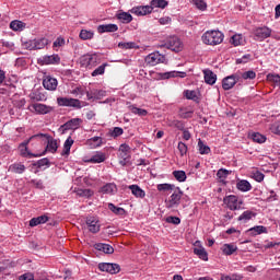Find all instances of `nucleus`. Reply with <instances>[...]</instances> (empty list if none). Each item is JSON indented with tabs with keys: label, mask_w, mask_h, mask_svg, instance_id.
Returning <instances> with one entry per match:
<instances>
[{
	"label": "nucleus",
	"mask_w": 280,
	"mask_h": 280,
	"mask_svg": "<svg viewBox=\"0 0 280 280\" xmlns=\"http://www.w3.org/2000/svg\"><path fill=\"white\" fill-rule=\"evenodd\" d=\"M129 189L136 198H145V190L141 189L139 185H130Z\"/></svg>",
	"instance_id": "a878e982"
},
{
	"label": "nucleus",
	"mask_w": 280,
	"mask_h": 280,
	"mask_svg": "<svg viewBox=\"0 0 280 280\" xmlns=\"http://www.w3.org/2000/svg\"><path fill=\"white\" fill-rule=\"evenodd\" d=\"M74 141L71 136L63 143V150L61 152V156H69L71 154V147L73 145Z\"/></svg>",
	"instance_id": "b1692460"
},
{
	"label": "nucleus",
	"mask_w": 280,
	"mask_h": 280,
	"mask_svg": "<svg viewBox=\"0 0 280 280\" xmlns=\"http://www.w3.org/2000/svg\"><path fill=\"white\" fill-rule=\"evenodd\" d=\"M236 188L238 191H250L253 189V186L249 184L246 179H241L236 183Z\"/></svg>",
	"instance_id": "c85d7f7f"
},
{
	"label": "nucleus",
	"mask_w": 280,
	"mask_h": 280,
	"mask_svg": "<svg viewBox=\"0 0 280 280\" xmlns=\"http://www.w3.org/2000/svg\"><path fill=\"white\" fill-rule=\"evenodd\" d=\"M230 43H232L234 47H240V45H244V43H246V39H244L242 34H235L231 37Z\"/></svg>",
	"instance_id": "c9c22d12"
},
{
	"label": "nucleus",
	"mask_w": 280,
	"mask_h": 280,
	"mask_svg": "<svg viewBox=\"0 0 280 280\" xmlns=\"http://www.w3.org/2000/svg\"><path fill=\"white\" fill-rule=\"evenodd\" d=\"M230 172L226 168H221L217 172L218 178H226L229 176Z\"/></svg>",
	"instance_id": "0e129e2a"
},
{
	"label": "nucleus",
	"mask_w": 280,
	"mask_h": 280,
	"mask_svg": "<svg viewBox=\"0 0 280 280\" xmlns=\"http://www.w3.org/2000/svg\"><path fill=\"white\" fill-rule=\"evenodd\" d=\"M166 222H168V224H179L180 223V218H178V217H168L166 219Z\"/></svg>",
	"instance_id": "774afa93"
},
{
	"label": "nucleus",
	"mask_w": 280,
	"mask_h": 280,
	"mask_svg": "<svg viewBox=\"0 0 280 280\" xmlns=\"http://www.w3.org/2000/svg\"><path fill=\"white\" fill-rule=\"evenodd\" d=\"M253 218H255V212L246 210L238 217V222H248V220H253Z\"/></svg>",
	"instance_id": "58836bf2"
},
{
	"label": "nucleus",
	"mask_w": 280,
	"mask_h": 280,
	"mask_svg": "<svg viewBox=\"0 0 280 280\" xmlns=\"http://www.w3.org/2000/svg\"><path fill=\"white\" fill-rule=\"evenodd\" d=\"M24 47H25L26 49H28L30 51L36 50L34 39H31V40L24 43Z\"/></svg>",
	"instance_id": "338daca9"
},
{
	"label": "nucleus",
	"mask_w": 280,
	"mask_h": 280,
	"mask_svg": "<svg viewBox=\"0 0 280 280\" xmlns=\"http://www.w3.org/2000/svg\"><path fill=\"white\" fill-rule=\"evenodd\" d=\"M131 14H136V16H145L148 14H152V7L150 5L133 7L131 9Z\"/></svg>",
	"instance_id": "dca6fc26"
},
{
	"label": "nucleus",
	"mask_w": 280,
	"mask_h": 280,
	"mask_svg": "<svg viewBox=\"0 0 280 280\" xmlns=\"http://www.w3.org/2000/svg\"><path fill=\"white\" fill-rule=\"evenodd\" d=\"M47 222H49V217L40 215V217L31 219L30 226H38V224H45Z\"/></svg>",
	"instance_id": "c756f323"
},
{
	"label": "nucleus",
	"mask_w": 280,
	"mask_h": 280,
	"mask_svg": "<svg viewBox=\"0 0 280 280\" xmlns=\"http://www.w3.org/2000/svg\"><path fill=\"white\" fill-rule=\"evenodd\" d=\"M118 47H120V49H139V46H137L135 42H120Z\"/></svg>",
	"instance_id": "8fccbe9b"
},
{
	"label": "nucleus",
	"mask_w": 280,
	"mask_h": 280,
	"mask_svg": "<svg viewBox=\"0 0 280 280\" xmlns=\"http://www.w3.org/2000/svg\"><path fill=\"white\" fill-rule=\"evenodd\" d=\"M221 250L223 255L230 256V255H233V253H236L237 246L235 244H224L221 247Z\"/></svg>",
	"instance_id": "7c9ffc66"
},
{
	"label": "nucleus",
	"mask_w": 280,
	"mask_h": 280,
	"mask_svg": "<svg viewBox=\"0 0 280 280\" xmlns=\"http://www.w3.org/2000/svg\"><path fill=\"white\" fill-rule=\"evenodd\" d=\"M124 135V129L121 127H114L109 130V137H113V139H117V137H121Z\"/></svg>",
	"instance_id": "5fc2aeb1"
},
{
	"label": "nucleus",
	"mask_w": 280,
	"mask_h": 280,
	"mask_svg": "<svg viewBox=\"0 0 280 280\" xmlns=\"http://www.w3.org/2000/svg\"><path fill=\"white\" fill-rule=\"evenodd\" d=\"M28 109L31 113H35V115H49V113L54 110V107L43 103H34L28 107Z\"/></svg>",
	"instance_id": "6e6552de"
},
{
	"label": "nucleus",
	"mask_w": 280,
	"mask_h": 280,
	"mask_svg": "<svg viewBox=\"0 0 280 280\" xmlns=\"http://www.w3.org/2000/svg\"><path fill=\"white\" fill-rule=\"evenodd\" d=\"M194 253L199 257V259H202V261H209V254H207V249L200 245V242L197 241L195 243Z\"/></svg>",
	"instance_id": "f3484780"
},
{
	"label": "nucleus",
	"mask_w": 280,
	"mask_h": 280,
	"mask_svg": "<svg viewBox=\"0 0 280 280\" xmlns=\"http://www.w3.org/2000/svg\"><path fill=\"white\" fill-rule=\"evenodd\" d=\"M106 67H108V63H103L98 68H96L93 72H92V78H97V75H104L105 71H106Z\"/></svg>",
	"instance_id": "603ef678"
},
{
	"label": "nucleus",
	"mask_w": 280,
	"mask_h": 280,
	"mask_svg": "<svg viewBox=\"0 0 280 280\" xmlns=\"http://www.w3.org/2000/svg\"><path fill=\"white\" fill-rule=\"evenodd\" d=\"M39 65H60V56L57 54L46 55L38 59Z\"/></svg>",
	"instance_id": "2eb2a0df"
},
{
	"label": "nucleus",
	"mask_w": 280,
	"mask_h": 280,
	"mask_svg": "<svg viewBox=\"0 0 280 280\" xmlns=\"http://www.w3.org/2000/svg\"><path fill=\"white\" fill-rule=\"evenodd\" d=\"M79 196H84L85 198H91L93 196V190L91 189H81L78 191Z\"/></svg>",
	"instance_id": "052dcab7"
},
{
	"label": "nucleus",
	"mask_w": 280,
	"mask_h": 280,
	"mask_svg": "<svg viewBox=\"0 0 280 280\" xmlns=\"http://www.w3.org/2000/svg\"><path fill=\"white\" fill-rule=\"evenodd\" d=\"M254 35L256 40H266V38H270L272 35V30H270L268 26H261L254 31Z\"/></svg>",
	"instance_id": "f8f14e48"
},
{
	"label": "nucleus",
	"mask_w": 280,
	"mask_h": 280,
	"mask_svg": "<svg viewBox=\"0 0 280 280\" xmlns=\"http://www.w3.org/2000/svg\"><path fill=\"white\" fill-rule=\"evenodd\" d=\"M98 58L97 55H83L80 58L81 67H85V69H93V67H97L98 65Z\"/></svg>",
	"instance_id": "0eeeda50"
},
{
	"label": "nucleus",
	"mask_w": 280,
	"mask_h": 280,
	"mask_svg": "<svg viewBox=\"0 0 280 280\" xmlns=\"http://www.w3.org/2000/svg\"><path fill=\"white\" fill-rule=\"evenodd\" d=\"M9 172H12L13 174H23L25 172V165L22 163H14L9 166Z\"/></svg>",
	"instance_id": "72a5a7b5"
},
{
	"label": "nucleus",
	"mask_w": 280,
	"mask_h": 280,
	"mask_svg": "<svg viewBox=\"0 0 280 280\" xmlns=\"http://www.w3.org/2000/svg\"><path fill=\"white\" fill-rule=\"evenodd\" d=\"M240 81H241L240 73L236 72L223 79L222 88L224 91H231V89L235 86L236 82H240Z\"/></svg>",
	"instance_id": "9b49d317"
},
{
	"label": "nucleus",
	"mask_w": 280,
	"mask_h": 280,
	"mask_svg": "<svg viewBox=\"0 0 280 280\" xmlns=\"http://www.w3.org/2000/svg\"><path fill=\"white\" fill-rule=\"evenodd\" d=\"M10 27L13 30V32H23V30H25V23L14 20L10 23Z\"/></svg>",
	"instance_id": "e433bc0d"
},
{
	"label": "nucleus",
	"mask_w": 280,
	"mask_h": 280,
	"mask_svg": "<svg viewBox=\"0 0 280 280\" xmlns=\"http://www.w3.org/2000/svg\"><path fill=\"white\" fill-rule=\"evenodd\" d=\"M158 191H174L176 186L174 184H159Z\"/></svg>",
	"instance_id": "3c124183"
},
{
	"label": "nucleus",
	"mask_w": 280,
	"mask_h": 280,
	"mask_svg": "<svg viewBox=\"0 0 280 280\" xmlns=\"http://www.w3.org/2000/svg\"><path fill=\"white\" fill-rule=\"evenodd\" d=\"M96 250H102L103 253H106V255H113L115 253V248L110 246L109 244L105 243H98L95 245Z\"/></svg>",
	"instance_id": "393cba45"
},
{
	"label": "nucleus",
	"mask_w": 280,
	"mask_h": 280,
	"mask_svg": "<svg viewBox=\"0 0 280 280\" xmlns=\"http://www.w3.org/2000/svg\"><path fill=\"white\" fill-rule=\"evenodd\" d=\"M203 75L206 84H210L211 86H213L218 80V75L211 70H203Z\"/></svg>",
	"instance_id": "4be33fe9"
},
{
	"label": "nucleus",
	"mask_w": 280,
	"mask_h": 280,
	"mask_svg": "<svg viewBox=\"0 0 280 280\" xmlns=\"http://www.w3.org/2000/svg\"><path fill=\"white\" fill-rule=\"evenodd\" d=\"M178 115L180 119H191V117H194V109L182 107L179 108Z\"/></svg>",
	"instance_id": "2f4dec72"
},
{
	"label": "nucleus",
	"mask_w": 280,
	"mask_h": 280,
	"mask_svg": "<svg viewBox=\"0 0 280 280\" xmlns=\"http://www.w3.org/2000/svg\"><path fill=\"white\" fill-rule=\"evenodd\" d=\"M35 43V49H45L47 45H49V39L47 38H39V39H34Z\"/></svg>",
	"instance_id": "de8ad7c7"
},
{
	"label": "nucleus",
	"mask_w": 280,
	"mask_h": 280,
	"mask_svg": "<svg viewBox=\"0 0 280 280\" xmlns=\"http://www.w3.org/2000/svg\"><path fill=\"white\" fill-rule=\"evenodd\" d=\"M236 73L240 74L241 80H255V78H257V73L253 70Z\"/></svg>",
	"instance_id": "a19ab883"
},
{
	"label": "nucleus",
	"mask_w": 280,
	"mask_h": 280,
	"mask_svg": "<svg viewBox=\"0 0 280 280\" xmlns=\"http://www.w3.org/2000/svg\"><path fill=\"white\" fill-rule=\"evenodd\" d=\"M119 26L117 24H101L97 26L98 34H105L106 32L113 33L117 32Z\"/></svg>",
	"instance_id": "412c9836"
},
{
	"label": "nucleus",
	"mask_w": 280,
	"mask_h": 280,
	"mask_svg": "<svg viewBox=\"0 0 280 280\" xmlns=\"http://www.w3.org/2000/svg\"><path fill=\"white\" fill-rule=\"evenodd\" d=\"M201 40L205 45H220L224 40V34L220 31H207L202 35Z\"/></svg>",
	"instance_id": "f257e3e1"
},
{
	"label": "nucleus",
	"mask_w": 280,
	"mask_h": 280,
	"mask_svg": "<svg viewBox=\"0 0 280 280\" xmlns=\"http://www.w3.org/2000/svg\"><path fill=\"white\" fill-rule=\"evenodd\" d=\"M46 150L48 152H51L52 154L58 152V140H56V139L48 140Z\"/></svg>",
	"instance_id": "79ce46f5"
},
{
	"label": "nucleus",
	"mask_w": 280,
	"mask_h": 280,
	"mask_svg": "<svg viewBox=\"0 0 280 280\" xmlns=\"http://www.w3.org/2000/svg\"><path fill=\"white\" fill-rule=\"evenodd\" d=\"M128 108H129L130 113H132L133 115H138L139 117L148 116V110H145L143 108H139V107H137V105H129Z\"/></svg>",
	"instance_id": "473e14b6"
},
{
	"label": "nucleus",
	"mask_w": 280,
	"mask_h": 280,
	"mask_svg": "<svg viewBox=\"0 0 280 280\" xmlns=\"http://www.w3.org/2000/svg\"><path fill=\"white\" fill-rule=\"evenodd\" d=\"M198 150L200 154H210L211 153V148L209 145L205 144L202 140H198Z\"/></svg>",
	"instance_id": "c03bdc74"
},
{
	"label": "nucleus",
	"mask_w": 280,
	"mask_h": 280,
	"mask_svg": "<svg viewBox=\"0 0 280 280\" xmlns=\"http://www.w3.org/2000/svg\"><path fill=\"white\" fill-rule=\"evenodd\" d=\"M192 3L198 10H201V12L207 10V2H205V0H192Z\"/></svg>",
	"instance_id": "13d9d810"
},
{
	"label": "nucleus",
	"mask_w": 280,
	"mask_h": 280,
	"mask_svg": "<svg viewBox=\"0 0 280 280\" xmlns=\"http://www.w3.org/2000/svg\"><path fill=\"white\" fill-rule=\"evenodd\" d=\"M172 126L177 128V130H185V124L180 120H173Z\"/></svg>",
	"instance_id": "e2e57ef3"
},
{
	"label": "nucleus",
	"mask_w": 280,
	"mask_h": 280,
	"mask_svg": "<svg viewBox=\"0 0 280 280\" xmlns=\"http://www.w3.org/2000/svg\"><path fill=\"white\" fill-rule=\"evenodd\" d=\"M177 149L180 156H185V154H187V144H185L184 142H178Z\"/></svg>",
	"instance_id": "bf43d9fd"
},
{
	"label": "nucleus",
	"mask_w": 280,
	"mask_h": 280,
	"mask_svg": "<svg viewBox=\"0 0 280 280\" xmlns=\"http://www.w3.org/2000/svg\"><path fill=\"white\" fill-rule=\"evenodd\" d=\"M173 176L178 183H185L187 180V173L185 171H174Z\"/></svg>",
	"instance_id": "37998d69"
},
{
	"label": "nucleus",
	"mask_w": 280,
	"mask_h": 280,
	"mask_svg": "<svg viewBox=\"0 0 280 280\" xmlns=\"http://www.w3.org/2000/svg\"><path fill=\"white\" fill-rule=\"evenodd\" d=\"M104 161H106V153L102 152V151H96L91 159L85 160V163H93V164H97V163H104Z\"/></svg>",
	"instance_id": "6ab92c4d"
},
{
	"label": "nucleus",
	"mask_w": 280,
	"mask_h": 280,
	"mask_svg": "<svg viewBox=\"0 0 280 280\" xmlns=\"http://www.w3.org/2000/svg\"><path fill=\"white\" fill-rule=\"evenodd\" d=\"M250 178L256 180V183H264V178H266V175L257 170H253L250 171Z\"/></svg>",
	"instance_id": "4c0bfd02"
},
{
	"label": "nucleus",
	"mask_w": 280,
	"mask_h": 280,
	"mask_svg": "<svg viewBox=\"0 0 280 280\" xmlns=\"http://www.w3.org/2000/svg\"><path fill=\"white\" fill-rule=\"evenodd\" d=\"M36 167H45L49 165V160L47 158H44L42 160H38L37 163H35Z\"/></svg>",
	"instance_id": "69168bd1"
},
{
	"label": "nucleus",
	"mask_w": 280,
	"mask_h": 280,
	"mask_svg": "<svg viewBox=\"0 0 280 280\" xmlns=\"http://www.w3.org/2000/svg\"><path fill=\"white\" fill-rule=\"evenodd\" d=\"M109 211L114 212L115 215H124L126 210L124 208H118L114 203H108Z\"/></svg>",
	"instance_id": "864d4df0"
},
{
	"label": "nucleus",
	"mask_w": 280,
	"mask_h": 280,
	"mask_svg": "<svg viewBox=\"0 0 280 280\" xmlns=\"http://www.w3.org/2000/svg\"><path fill=\"white\" fill-rule=\"evenodd\" d=\"M166 60L165 56L159 51L151 52L144 58V62L150 65V67H156V65L165 63Z\"/></svg>",
	"instance_id": "39448f33"
},
{
	"label": "nucleus",
	"mask_w": 280,
	"mask_h": 280,
	"mask_svg": "<svg viewBox=\"0 0 280 280\" xmlns=\"http://www.w3.org/2000/svg\"><path fill=\"white\" fill-rule=\"evenodd\" d=\"M104 143L106 142L102 137H93L86 140V145H89V148H91L92 150H95V148H102Z\"/></svg>",
	"instance_id": "aec40b11"
},
{
	"label": "nucleus",
	"mask_w": 280,
	"mask_h": 280,
	"mask_svg": "<svg viewBox=\"0 0 280 280\" xmlns=\"http://www.w3.org/2000/svg\"><path fill=\"white\" fill-rule=\"evenodd\" d=\"M150 8H152V10H154V8H161L162 10H165V8H167V1L166 0H152Z\"/></svg>",
	"instance_id": "09e8293b"
},
{
	"label": "nucleus",
	"mask_w": 280,
	"mask_h": 280,
	"mask_svg": "<svg viewBox=\"0 0 280 280\" xmlns=\"http://www.w3.org/2000/svg\"><path fill=\"white\" fill-rule=\"evenodd\" d=\"M58 106H68L71 108H82V102L78 98H69V97H58L57 98Z\"/></svg>",
	"instance_id": "9d476101"
},
{
	"label": "nucleus",
	"mask_w": 280,
	"mask_h": 280,
	"mask_svg": "<svg viewBox=\"0 0 280 280\" xmlns=\"http://www.w3.org/2000/svg\"><path fill=\"white\" fill-rule=\"evenodd\" d=\"M185 95H186V98H187V100H194V101L198 100V95L196 94V91H189V90H187V91L185 92Z\"/></svg>",
	"instance_id": "680f3d73"
},
{
	"label": "nucleus",
	"mask_w": 280,
	"mask_h": 280,
	"mask_svg": "<svg viewBox=\"0 0 280 280\" xmlns=\"http://www.w3.org/2000/svg\"><path fill=\"white\" fill-rule=\"evenodd\" d=\"M116 191L117 185H115V183L106 184L101 188V194H108L109 196H115Z\"/></svg>",
	"instance_id": "5701e85b"
},
{
	"label": "nucleus",
	"mask_w": 280,
	"mask_h": 280,
	"mask_svg": "<svg viewBox=\"0 0 280 280\" xmlns=\"http://www.w3.org/2000/svg\"><path fill=\"white\" fill-rule=\"evenodd\" d=\"M268 82H271V84H275V86H278L280 89V75L275 73L267 74Z\"/></svg>",
	"instance_id": "a18cd8bd"
},
{
	"label": "nucleus",
	"mask_w": 280,
	"mask_h": 280,
	"mask_svg": "<svg viewBox=\"0 0 280 280\" xmlns=\"http://www.w3.org/2000/svg\"><path fill=\"white\" fill-rule=\"evenodd\" d=\"M98 269L101 272H108L109 275H117L121 268L117 264L101 262L98 264Z\"/></svg>",
	"instance_id": "ddd939ff"
},
{
	"label": "nucleus",
	"mask_w": 280,
	"mask_h": 280,
	"mask_svg": "<svg viewBox=\"0 0 280 280\" xmlns=\"http://www.w3.org/2000/svg\"><path fill=\"white\" fill-rule=\"evenodd\" d=\"M130 145H128L127 143H122L119 145L118 159H120L119 163L122 166L128 165V161H130Z\"/></svg>",
	"instance_id": "423d86ee"
},
{
	"label": "nucleus",
	"mask_w": 280,
	"mask_h": 280,
	"mask_svg": "<svg viewBox=\"0 0 280 280\" xmlns=\"http://www.w3.org/2000/svg\"><path fill=\"white\" fill-rule=\"evenodd\" d=\"M250 139L254 141V143H266V136L259 132H253L250 135Z\"/></svg>",
	"instance_id": "49530a36"
},
{
	"label": "nucleus",
	"mask_w": 280,
	"mask_h": 280,
	"mask_svg": "<svg viewBox=\"0 0 280 280\" xmlns=\"http://www.w3.org/2000/svg\"><path fill=\"white\" fill-rule=\"evenodd\" d=\"M43 86L46 91H56V89H58V79L45 74L43 78Z\"/></svg>",
	"instance_id": "4468645a"
},
{
	"label": "nucleus",
	"mask_w": 280,
	"mask_h": 280,
	"mask_svg": "<svg viewBox=\"0 0 280 280\" xmlns=\"http://www.w3.org/2000/svg\"><path fill=\"white\" fill-rule=\"evenodd\" d=\"M183 199V190L180 188H175L173 194L165 200L166 209H176L180 205V200Z\"/></svg>",
	"instance_id": "7ed1b4c3"
},
{
	"label": "nucleus",
	"mask_w": 280,
	"mask_h": 280,
	"mask_svg": "<svg viewBox=\"0 0 280 280\" xmlns=\"http://www.w3.org/2000/svg\"><path fill=\"white\" fill-rule=\"evenodd\" d=\"M223 205H225L226 209L230 211H240L244 209V200L235 195H229L223 198Z\"/></svg>",
	"instance_id": "f03ea898"
},
{
	"label": "nucleus",
	"mask_w": 280,
	"mask_h": 280,
	"mask_svg": "<svg viewBox=\"0 0 280 280\" xmlns=\"http://www.w3.org/2000/svg\"><path fill=\"white\" fill-rule=\"evenodd\" d=\"M30 144V140H27L26 142H22L20 145H19V150H20V154L21 156H24V158H30L32 159V156H36L35 154H32L30 151H27V145Z\"/></svg>",
	"instance_id": "bb28decb"
},
{
	"label": "nucleus",
	"mask_w": 280,
	"mask_h": 280,
	"mask_svg": "<svg viewBox=\"0 0 280 280\" xmlns=\"http://www.w3.org/2000/svg\"><path fill=\"white\" fill-rule=\"evenodd\" d=\"M86 226L90 233H100V221L95 217L86 219Z\"/></svg>",
	"instance_id": "a211bd4d"
},
{
	"label": "nucleus",
	"mask_w": 280,
	"mask_h": 280,
	"mask_svg": "<svg viewBox=\"0 0 280 280\" xmlns=\"http://www.w3.org/2000/svg\"><path fill=\"white\" fill-rule=\"evenodd\" d=\"M93 36H95V33L88 30H81L79 34V38H81V40H91L93 39Z\"/></svg>",
	"instance_id": "ea45409f"
},
{
	"label": "nucleus",
	"mask_w": 280,
	"mask_h": 280,
	"mask_svg": "<svg viewBox=\"0 0 280 280\" xmlns=\"http://www.w3.org/2000/svg\"><path fill=\"white\" fill-rule=\"evenodd\" d=\"M269 130H270V132H272V135L280 136V121L272 122L269 126Z\"/></svg>",
	"instance_id": "4d7b16f0"
},
{
	"label": "nucleus",
	"mask_w": 280,
	"mask_h": 280,
	"mask_svg": "<svg viewBox=\"0 0 280 280\" xmlns=\"http://www.w3.org/2000/svg\"><path fill=\"white\" fill-rule=\"evenodd\" d=\"M116 19L122 23H132V15L128 12H119L116 14Z\"/></svg>",
	"instance_id": "f704fd0d"
},
{
	"label": "nucleus",
	"mask_w": 280,
	"mask_h": 280,
	"mask_svg": "<svg viewBox=\"0 0 280 280\" xmlns=\"http://www.w3.org/2000/svg\"><path fill=\"white\" fill-rule=\"evenodd\" d=\"M161 47H165L166 49H171V51H183V42L177 36H171L166 38L164 44Z\"/></svg>",
	"instance_id": "20e7f679"
},
{
	"label": "nucleus",
	"mask_w": 280,
	"mask_h": 280,
	"mask_svg": "<svg viewBox=\"0 0 280 280\" xmlns=\"http://www.w3.org/2000/svg\"><path fill=\"white\" fill-rule=\"evenodd\" d=\"M80 126H82V118H72L66 124L61 125L59 131L61 132V135H65L67 130H78Z\"/></svg>",
	"instance_id": "1a4fd4ad"
},
{
	"label": "nucleus",
	"mask_w": 280,
	"mask_h": 280,
	"mask_svg": "<svg viewBox=\"0 0 280 280\" xmlns=\"http://www.w3.org/2000/svg\"><path fill=\"white\" fill-rule=\"evenodd\" d=\"M244 279V276L240 273H232V275H221L220 280H242Z\"/></svg>",
	"instance_id": "6e6d98bb"
},
{
	"label": "nucleus",
	"mask_w": 280,
	"mask_h": 280,
	"mask_svg": "<svg viewBox=\"0 0 280 280\" xmlns=\"http://www.w3.org/2000/svg\"><path fill=\"white\" fill-rule=\"evenodd\" d=\"M162 78L164 80H170V78H187V72H180V71L165 72L162 74Z\"/></svg>",
	"instance_id": "cd10ccee"
}]
</instances>
